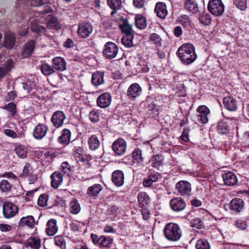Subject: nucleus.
Here are the masks:
<instances>
[{"label": "nucleus", "mask_w": 249, "mask_h": 249, "mask_svg": "<svg viewBox=\"0 0 249 249\" xmlns=\"http://www.w3.org/2000/svg\"><path fill=\"white\" fill-rule=\"evenodd\" d=\"M177 54L182 63L185 65L191 64L197 58L194 46L190 43H186L180 46Z\"/></svg>", "instance_id": "1"}, {"label": "nucleus", "mask_w": 249, "mask_h": 249, "mask_svg": "<svg viewBox=\"0 0 249 249\" xmlns=\"http://www.w3.org/2000/svg\"><path fill=\"white\" fill-rule=\"evenodd\" d=\"M164 234L167 240L171 241H177L180 238L182 232L178 224L170 223L165 226Z\"/></svg>", "instance_id": "2"}, {"label": "nucleus", "mask_w": 249, "mask_h": 249, "mask_svg": "<svg viewBox=\"0 0 249 249\" xmlns=\"http://www.w3.org/2000/svg\"><path fill=\"white\" fill-rule=\"evenodd\" d=\"M208 9L214 16H219L224 11V5L221 0H210Z\"/></svg>", "instance_id": "3"}, {"label": "nucleus", "mask_w": 249, "mask_h": 249, "mask_svg": "<svg viewBox=\"0 0 249 249\" xmlns=\"http://www.w3.org/2000/svg\"><path fill=\"white\" fill-rule=\"evenodd\" d=\"M118 52L119 48L115 43L107 42L104 46L103 54L107 59H112L116 57Z\"/></svg>", "instance_id": "4"}, {"label": "nucleus", "mask_w": 249, "mask_h": 249, "mask_svg": "<svg viewBox=\"0 0 249 249\" xmlns=\"http://www.w3.org/2000/svg\"><path fill=\"white\" fill-rule=\"evenodd\" d=\"M92 31L93 26L89 22H82L78 24L77 33L80 38H86L88 37Z\"/></svg>", "instance_id": "5"}, {"label": "nucleus", "mask_w": 249, "mask_h": 249, "mask_svg": "<svg viewBox=\"0 0 249 249\" xmlns=\"http://www.w3.org/2000/svg\"><path fill=\"white\" fill-rule=\"evenodd\" d=\"M18 208L17 205L10 202H4L2 206V213L6 218H10L18 213Z\"/></svg>", "instance_id": "6"}, {"label": "nucleus", "mask_w": 249, "mask_h": 249, "mask_svg": "<svg viewBox=\"0 0 249 249\" xmlns=\"http://www.w3.org/2000/svg\"><path fill=\"white\" fill-rule=\"evenodd\" d=\"M175 188L179 195L183 196H189L191 195L192 188L191 184L187 181L180 180L177 183Z\"/></svg>", "instance_id": "7"}, {"label": "nucleus", "mask_w": 249, "mask_h": 249, "mask_svg": "<svg viewBox=\"0 0 249 249\" xmlns=\"http://www.w3.org/2000/svg\"><path fill=\"white\" fill-rule=\"evenodd\" d=\"M66 119V116L64 112L60 110L54 112L51 118V121L53 125L56 128L61 127Z\"/></svg>", "instance_id": "8"}, {"label": "nucleus", "mask_w": 249, "mask_h": 249, "mask_svg": "<svg viewBox=\"0 0 249 249\" xmlns=\"http://www.w3.org/2000/svg\"><path fill=\"white\" fill-rule=\"evenodd\" d=\"M170 206L172 210L175 212L182 211L186 207L185 202L181 197H174L171 199Z\"/></svg>", "instance_id": "9"}, {"label": "nucleus", "mask_w": 249, "mask_h": 249, "mask_svg": "<svg viewBox=\"0 0 249 249\" xmlns=\"http://www.w3.org/2000/svg\"><path fill=\"white\" fill-rule=\"evenodd\" d=\"M48 130V126L43 124H38L34 129L33 136L37 140H42L46 135Z\"/></svg>", "instance_id": "10"}, {"label": "nucleus", "mask_w": 249, "mask_h": 249, "mask_svg": "<svg viewBox=\"0 0 249 249\" xmlns=\"http://www.w3.org/2000/svg\"><path fill=\"white\" fill-rule=\"evenodd\" d=\"M126 144L123 139H118L112 144V148L113 151L118 155L124 154L126 150Z\"/></svg>", "instance_id": "11"}, {"label": "nucleus", "mask_w": 249, "mask_h": 249, "mask_svg": "<svg viewBox=\"0 0 249 249\" xmlns=\"http://www.w3.org/2000/svg\"><path fill=\"white\" fill-rule=\"evenodd\" d=\"M196 111L199 113L197 116V121L201 124L207 123L208 122V115L210 114V109L205 106H200Z\"/></svg>", "instance_id": "12"}, {"label": "nucleus", "mask_w": 249, "mask_h": 249, "mask_svg": "<svg viewBox=\"0 0 249 249\" xmlns=\"http://www.w3.org/2000/svg\"><path fill=\"white\" fill-rule=\"evenodd\" d=\"M16 43L14 34L10 31L5 32L4 36L3 46L8 50L13 49Z\"/></svg>", "instance_id": "13"}, {"label": "nucleus", "mask_w": 249, "mask_h": 249, "mask_svg": "<svg viewBox=\"0 0 249 249\" xmlns=\"http://www.w3.org/2000/svg\"><path fill=\"white\" fill-rule=\"evenodd\" d=\"M112 97L107 92L100 95L97 98V105L101 108H106L109 106L111 102Z\"/></svg>", "instance_id": "14"}, {"label": "nucleus", "mask_w": 249, "mask_h": 249, "mask_svg": "<svg viewBox=\"0 0 249 249\" xmlns=\"http://www.w3.org/2000/svg\"><path fill=\"white\" fill-rule=\"evenodd\" d=\"M223 104L226 109L231 111L237 109V103L235 99L231 96H226L223 98Z\"/></svg>", "instance_id": "15"}, {"label": "nucleus", "mask_w": 249, "mask_h": 249, "mask_svg": "<svg viewBox=\"0 0 249 249\" xmlns=\"http://www.w3.org/2000/svg\"><path fill=\"white\" fill-rule=\"evenodd\" d=\"M224 183L227 186H233L237 183V178L235 174L231 172H228L222 175Z\"/></svg>", "instance_id": "16"}, {"label": "nucleus", "mask_w": 249, "mask_h": 249, "mask_svg": "<svg viewBox=\"0 0 249 249\" xmlns=\"http://www.w3.org/2000/svg\"><path fill=\"white\" fill-rule=\"evenodd\" d=\"M53 69L63 71L66 70V62L61 57H55L52 59Z\"/></svg>", "instance_id": "17"}, {"label": "nucleus", "mask_w": 249, "mask_h": 249, "mask_svg": "<svg viewBox=\"0 0 249 249\" xmlns=\"http://www.w3.org/2000/svg\"><path fill=\"white\" fill-rule=\"evenodd\" d=\"M76 141H74L72 144L74 145V148L73 149L74 157L77 162L85 161L86 159L84 157L85 151L83 148L80 146H76Z\"/></svg>", "instance_id": "18"}, {"label": "nucleus", "mask_w": 249, "mask_h": 249, "mask_svg": "<svg viewBox=\"0 0 249 249\" xmlns=\"http://www.w3.org/2000/svg\"><path fill=\"white\" fill-rule=\"evenodd\" d=\"M112 181L117 186H121L124 182V175L121 170H116L113 172Z\"/></svg>", "instance_id": "19"}, {"label": "nucleus", "mask_w": 249, "mask_h": 249, "mask_svg": "<svg viewBox=\"0 0 249 249\" xmlns=\"http://www.w3.org/2000/svg\"><path fill=\"white\" fill-rule=\"evenodd\" d=\"M51 186L54 189H57L62 184L63 176L59 172H55L51 176Z\"/></svg>", "instance_id": "20"}, {"label": "nucleus", "mask_w": 249, "mask_h": 249, "mask_svg": "<svg viewBox=\"0 0 249 249\" xmlns=\"http://www.w3.org/2000/svg\"><path fill=\"white\" fill-rule=\"evenodd\" d=\"M36 224V220L32 215H28L22 217L18 223V225L20 227L27 226L30 228H34Z\"/></svg>", "instance_id": "21"}, {"label": "nucleus", "mask_w": 249, "mask_h": 249, "mask_svg": "<svg viewBox=\"0 0 249 249\" xmlns=\"http://www.w3.org/2000/svg\"><path fill=\"white\" fill-rule=\"evenodd\" d=\"M155 12L160 18L164 19L167 15L166 6L164 3L158 2L155 8Z\"/></svg>", "instance_id": "22"}, {"label": "nucleus", "mask_w": 249, "mask_h": 249, "mask_svg": "<svg viewBox=\"0 0 249 249\" xmlns=\"http://www.w3.org/2000/svg\"><path fill=\"white\" fill-rule=\"evenodd\" d=\"M56 220L54 219L49 220L46 225V232L49 236L54 235L58 231Z\"/></svg>", "instance_id": "23"}, {"label": "nucleus", "mask_w": 249, "mask_h": 249, "mask_svg": "<svg viewBox=\"0 0 249 249\" xmlns=\"http://www.w3.org/2000/svg\"><path fill=\"white\" fill-rule=\"evenodd\" d=\"M13 62L12 59H9L5 61L1 66H0V78H3L7 72L13 68Z\"/></svg>", "instance_id": "24"}, {"label": "nucleus", "mask_w": 249, "mask_h": 249, "mask_svg": "<svg viewBox=\"0 0 249 249\" xmlns=\"http://www.w3.org/2000/svg\"><path fill=\"white\" fill-rule=\"evenodd\" d=\"M25 246L32 249H39L41 246V240L38 237L31 236L26 241Z\"/></svg>", "instance_id": "25"}, {"label": "nucleus", "mask_w": 249, "mask_h": 249, "mask_svg": "<svg viewBox=\"0 0 249 249\" xmlns=\"http://www.w3.org/2000/svg\"><path fill=\"white\" fill-rule=\"evenodd\" d=\"M244 202L242 199L234 198L233 199L230 203V208L235 212H240L243 208Z\"/></svg>", "instance_id": "26"}, {"label": "nucleus", "mask_w": 249, "mask_h": 249, "mask_svg": "<svg viewBox=\"0 0 249 249\" xmlns=\"http://www.w3.org/2000/svg\"><path fill=\"white\" fill-rule=\"evenodd\" d=\"M104 73L100 71H96L92 74L91 82L95 86H99L104 82Z\"/></svg>", "instance_id": "27"}, {"label": "nucleus", "mask_w": 249, "mask_h": 249, "mask_svg": "<svg viewBox=\"0 0 249 249\" xmlns=\"http://www.w3.org/2000/svg\"><path fill=\"white\" fill-rule=\"evenodd\" d=\"M140 86L137 83L132 84L128 88L127 96L129 98H134L139 95Z\"/></svg>", "instance_id": "28"}, {"label": "nucleus", "mask_w": 249, "mask_h": 249, "mask_svg": "<svg viewBox=\"0 0 249 249\" xmlns=\"http://www.w3.org/2000/svg\"><path fill=\"white\" fill-rule=\"evenodd\" d=\"M119 27L124 35H133L132 25L129 24L126 19L123 20V23L120 24Z\"/></svg>", "instance_id": "29"}, {"label": "nucleus", "mask_w": 249, "mask_h": 249, "mask_svg": "<svg viewBox=\"0 0 249 249\" xmlns=\"http://www.w3.org/2000/svg\"><path fill=\"white\" fill-rule=\"evenodd\" d=\"M35 48V42L34 40H31L27 43L24 48L22 55L23 58L30 56L33 53Z\"/></svg>", "instance_id": "30"}, {"label": "nucleus", "mask_w": 249, "mask_h": 249, "mask_svg": "<svg viewBox=\"0 0 249 249\" xmlns=\"http://www.w3.org/2000/svg\"><path fill=\"white\" fill-rule=\"evenodd\" d=\"M47 26L48 29L56 30L61 28V25L57 19L52 16L49 17Z\"/></svg>", "instance_id": "31"}, {"label": "nucleus", "mask_w": 249, "mask_h": 249, "mask_svg": "<svg viewBox=\"0 0 249 249\" xmlns=\"http://www.w3.org/2000/svg\"><path fill=\"white\" fill-rule=\"evenodd\" d=\"M102 189L101 184H95L88 188L87 194L90 197L96 196L102 191Z\"/></svg>", "instance_id": "32"}, {"label": "nucleus", "mask_w": 249, "mask_h": 249, "mask_svg": "<svg viewBox=\"0 0 249 249\" xmlns=\"http://www.w3.org/2000/svg\"><path fill=\"white\" fill-rule=\"evenodd\" d=\"M184 5L185 9L193 13H196L198 11L197 4L194 0H186Z\"/></svg>", "instance_id": "33"}, {"label": "nucleus", "mask_w": 249, "mask_h": 249, "mask_svg": "<svg viewBox=\"0 0 249 249\" xmlns=\"http://www.w3.org/2000/svg\"><path fill=\"white\" fill-rule=\"evenodd\" d=\"M108 6L113 10L111 15H113L116 12L121 8L122 6V0H107Z\"/></svg>", "instance_id": "34"}, {"label": "nucleus", "mask_w": 249, "mask_h": 249, "mask_svg": "<svg viewBox=\"0 0 249 249\" xmlns=\"http://www.w3.org/2000/svg\"><path fill=\"white\" fill-rule=\"evenodd\" d=\"M88 142L90 149L92 150L98 148L100 145L99 139L95 135H92L89 138Z\"/></svg>", "instance_id": "35"}, {"label": "nucleus", "mask_w": 249, "mask_h": 249, "mask_svg": "<svg viewBox=\"0 0 249 249\" xmlns=\"http://www.w3.org/2000/svg\"><path fill=\"white\" fill-rule=\"evenodd\" d=\"M40 70L42 73L45 76H49L54 73L55 71L53 67L47 63L42 64Z\"/></svg>", "instance_id": "36"}, {"label": "nucleus", "mask_w": 249, "mask_h": 249, "mask_svg": "<svg viewBox=\"0 0 249 249\" xmlns=\"http://www.w3.org/2000/svg\"><path fill=\"white\" fill-rule=\"evenodd\" d=\"M71 134L69 129H64L62 134L59 137V142L63 144H68L70 140Z\"/></svg>", "instance_id": "37"}, {"label": "nucleus", "mask_w": 249, "mask_h": 249, "mask_svg": "<svg viewBox=\"0 0 249 249\" xmlns=\"http://www.w3.org/2000/svg\"><path fill=\"white\" fill-rule=\"evenodd\" d=\"M144 105L146 106L150 115L157 114L158 110V107H157L155 103H153V102H151L150 100H146Z\"/></svg>", "instance_id": "38"}, {"label": "nucleus", "mask_w": 249, "mask_h": 249, "mask_svg": "<svg viewBox=\"0 0 249 249\" xmlns=\"http://www.w3.org/2000/svg\"><path fill=\"white\" fill-rule=\"evenodd\" d=\"M163 158L161 155L153 156L150 161L153 167L158 168L162 164Z\"/></svg>", "instance_id": "39"}, {"label": "nucleus", "mask_w": 249, "mask_h": 249, "mask_svg": "<svg viewBox=\"0 0 249 249\" xmlns=\"http://www.w3.org/2000/svg\"><path fill=\"white\" fill-rule=\"evenodd\" d=\"M132 165L134 166H139L140 160V150L139 148L135 149L132 153Z\"/></svg>", "instance_id": "40"}, {"label": "nucleus", "mask_w": 249, "mask_h": 249, "mask_svg": "<svg viewBox=\"0 0 249 249\" xmlns=\"http://www.w3.org/2000/svg\"><path fill=\"white\" fill-rule=\"evenodd\" d=\"M55 246L60 249H66V243L64 238L61 235L56 236L54 237Z\"/></svg>", "instance_id": "41"}, {"label": "nucleus", "mask_w": 249, "mask_h": 249, "mask_svg": "<svg viewBox=\"0 0 249 249\" xmlns=\"http://www.w3.org/2000/svg\"><path fill=\"white\" fill-rule=\"evenodd\" d=\"M70 212L72 214H77L81 210L79 203L76 199H73L70 202Z\"/></svg>", "instance_id": "42"}, {"label": "nucleus", "mask_w": 249, "mask_h": 249, "mask_svg": "<svg viewBox=\"0 0 249 249\" xmlns=\"http://www.w3.org/2000/svg\"><path fill=\"white\" fill-rule=\"evenodd\" d=\"M198 19L200 22L205 26L209 25L211 23V17L208 13H203L201 14L199 16Z\"/></svg>", "instance_id": "43"}, {"label": "nucleus", "mask_w": 249, "mask_h": 249, "mask_svg": "<svg viewBox=\"0 0 249 249\" xmlns=\"http://www.w3.org/2000/svg\"><path fill=\"white\" fill-rule=\"evenodd\" d=\"M133 35H124L122 38L121 41L122 44L126 47L130 48L133 46Z\"/></svg>", "instance_id": "44"}, {"label": "nucleus", "mask_w": 249, "mask_h": 249, "mask_svg": "<svg viewBox=\"0 0 249 249\" xmlns=\"http://www.w3.org/2000/svg\"><path fill=\"white\" fill-rule=\"evenodd\" d=\"M12 187V184L7 180L2 179L0 181V190L3 192L11 191Z\"/></svg>", "instance_id": "45"}, {"label": "nucleus", "mask_w": 249, "mask_h": 249, "mask_svg": "<svg viewBox=\"0 0 249 249\" xmlns=\"http://www.w3.org/2000/svg\"><path fill=\"white\" fill-rule=\"evenodd\" d=\"M196 249H210V246L208 241L205 239L198 240L196 243Z\"/></svg>", "instance_id": "46"}, {"label": "nucleus", "mask_w": 249, "mask_h": 249, "mask_svg": "<svg viewBox=\"0 0 249 249\" xmlns=\"http://www.w3.org/2000/svg\"><path fill=\"white\" fill-rule=\"evenodd\" d=\"M217 131L221 134H226L228 131V125L226 122H219L217 125Z\"/></svg>", "instance_id": "47"}, {"label": "nucleus", "mask_w": 249, "mask_h": 249, "mask_svg": "<svg viewBox=\"0 0 249 249\" xmlns=\"http://www.w3.org/2000/svg\"><path fill=\"white\" fill-rule=\"evenodd\" d=\"M36 86V83L34 81L31 80H27L25 82L22 83L23 89L29 93Z\"/></svg>", "instance_id": "48"}, {"label": "nucleus", "mask_w": 249, "mask_h": 249, "mask_svg": "<svg viewBox=\"0 0 249 249\" xmlns=\"http://www.w3.org/2000/svg\"><path fill=\"white\" fill-rule=\"evenodd\" d=\"M31 29L33 32L38 34H43L46 31V28L44 26L39 25L36 22H32Z\"/></svg>", "instance_id": "49"}, {"label": "nucleus", "mask_w": 249, "mask_h": 249, "mask_svg": "<svg viewBox=\"0 0 249 249\" xmlns=\"http://www.w3.org/2000/svg\"><path fill=\"white\" fill-rule=\"evenodd\" d=\"M17 155L20 158H25L26 157L27 149L23 145H19L17 146L15 149Z\"/></svg>", "instance_id": "50"}, {"label": "nucleus", "mask_w": 249, "mask_h": 249, "mask_svg": "<svg viewBox=\"0 0 249 249\" xmlns=\"http://www.w3.org/2000/svg\"><path fill=\"white\" fill-rule=\"evenodd\" d=\"M100 244L103 247H109L112 244L113 239L110 237H106L104 235L101 236Z\"/></svg>", "instance_id": "51"}, {"label": "nucleus", "mask_w": 249, "mask_h": 249, "mask_svg": "<svg viewBox=\"0 0 249 249\" xmlns=\"http://www.w3.org/2000/svg\"><path fill=\"white\" fill-rule=\"evenodd\" d=\"M150 41L153 42V43L157 45V46H161V38L160 36L156 33L152 34L149 37Z\"/></svg>", "instance_id": "52"}, {"label": "nucleus", "mask_w": 249, "mask_h": 249, "mask_svg": "<svg viewBox=\"0 0 249 249\" xmlns=\"http://www.w3.org/2000/svg\"><path fill=\"white\" fill-rule=\"evenodd\" d=\"M100 113L97 110H92L89 114V118L92 123H97L99 121Z\"/></svg>", "instance_id": "53"}, {"label": "nucleus", "mask_w": 249, "mask_h": 249, "mask_svg": "<svg viewBox=\"0 0 249 249\" xmlns=\"http://www.w3.org/2000/svg\"><path fill=\"white\" fill-rule=\"evenodd\" d=\"M48 195L46 194H42L37 200V204L40 207H45L47 205Z\"/></svg>", "instance_id": "54"}, {"label": "nucleus", "mask_w": 249, "mask_h": 249, "mask_svg": "<svg viewBox=\"0 0 249 249\" xmlns=\"http://www.w3.org/2000/svg\"><path fill=\"white\" fill-rule=\"evenodd\" d=\"M246 2V0H235L234 4L239 9L244 11L247 8Z\"/></svg>", "instance_id": "55"}, {"label": "nucleus", "mask_w": 249, "mask_h": 249, "mask_svg": "<svg viewBox=\"0 0 249 249\" xmlns=\"http://www.w3.org/2000/svg\"><path fill=\"white\" fill-rule=\"evenodd\" d=\"M150 203V197L145 193H141V205L148 206Z\"/></svg>", "instance_id": "56"}, {"label": "nucleus", "mask_w": 249, "mask_h": 249, "mask_svg": "<svg viewBox=\"0 0 249 249\" xmlns=\"http://www.w3.org/2000/svg\"><path fill=\"white\" fill-rule=\"evenodd\" d=\"M191 226L192 227L201 229L203 226V223L199 218H196L192 220Z\"/></svg>", "instance_id": "57"}, {"label": "nucleus", "mask_w": 249, "mask_h": 249, "mask_svg": "<svg viewBox=\"0 0 249 249\" xmlns=\"http://www.w3.org/2000/svg\"><path fill=\"white\" fill-rule=\"evenodd\" d=\"M4 108L10 111L13 116L16 113V106L13 102L8 104L4 107Z\"/></svg>", "instance_id": "58"}, {"label": "nucleus", "mask_w": 249, "mask_h": 249, "mask_svg": "<svg viewBox=\"0 0 249 249\" xmlns=\"http://www.w3.org/2000/svg\"><path fill=\"white\" fill-rule=\"evenodd\" d=\"M61 170L64 174H69L71 171V167L67 162H63L61 166Z\"/></svg>", "instance_id": "59"}, {"label": "nucleus", "mask_w": 249, "mask_h": 249, "mask_svg": "<svg viewBox=\"0 0 249 249\" xmlns=\"http://www.w3.org/2000/svg\"><path fill=\"white\" fill-rule=\"evenodd\" d=\"M180 22L184 27H188L190 25V21L187 15H184L180 17Z\"/></svg>", "instance_id": "60"}, {"label": "nucleus", "mask_w": 249, "mask_h": 249, "mask_svg": "<svg viewBox=\"0 0 249 249\" xmlns=\"http://www.w3.org/2000/svg\"><path fill=\"white\" fill-rule=\"evenodd\" d=\"M141 213L142 215L143 219L145 221L149 220L151 217V214L149 210L147 209H142L141 210Z\"/></svg>", "instance_id": "61"}, {"label": "nucleus", "mask_w": 249, "mask_h": 249, "mask_svg": "<svg viewBox=\"0 0 249 249\" xmlns=\"http://www.w3.org/2000/svg\"><path fill=\"white\" fill-rule=\"evenodd\" d=\"M235 225L237 228L242 230L246 229L247 226L246 222L242 220H237L235 223Z\"/></svg>", "instance_id": "62"}, {"label": "nucleus", "mask_w": 249, "mask_h": 249, "mask_svg": "<svg viewBox=\"0 0 249 249\" xmlns=\"http://www.w3.org/2000/svg\"><path fill=\"white\" fill-rule=\"evenodd\" d=\"M31 171L32 169L30 164L26 163L23 168L22 175L24 176L31 175L32 174Z\"/></svg>", "instance_id": "63"}, {"label": "nucleus", "mask_w": 249, "mask_h": 249, "mask_svg": "<svg viewBox=\"0 0 249 249\" xmlns=\"http://www.w3.org/2000/svg\"><path fill=\"white\" fill-rule=\"evenodd\" d=\"M5 134L8 137L16 138L17 137V133L13 130L10 129H6L4 130Z\"/></svg>", "instance_id": "64"}]
</instances>
